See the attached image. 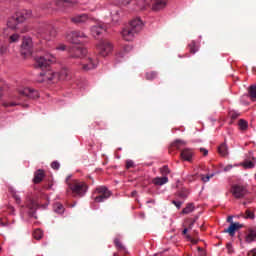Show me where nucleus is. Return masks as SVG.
Returning a JSON list of instances; mask_svg holds the SVG:
<instances>
[{
    "instance_id": "nucleus-1",
    "label": "nucleus",
    "mask_w": 256,
    "mask_h": 256,
    "mask_svg": "<svg viewBox=\"0 0 256 256\" xmlns=\"http://www.w3.org/2000/svg\"><path fill=\"white\" fill-rule=\"evenodd\" d=\"M31 10H20L17 11L13 16H11L7 21V27L9 29H19L21 23H25L27 19H31Z\"/></svg>"
},
{
    "instance_id": "nucleus-2",
    "label": "nucleus",
    "mask_w": 256,
    "mask_h": 256,
    "mask_svg": "<svg viewBox=\"0 0 256 256\" xmlns=\"http://www.w3.org/2000/svg\"><path fill=\"white\" fill-rule=\"evenodd\" d=\"M57 81H59V73L53 72V70L49 68L42 70L38 75L39 83H57Z\"/></svg>"
},
{
    "instance_id": "nucleus-3",
    "label": "nucleus",
    "mask_w": 256,
    "mask_h": 256,
    "mask_svg": "<svg viewBox=\"0 0 256 256\" xmlns=\"http://www.w3.org/2000/svg\"><path fill=\"white\" fill-rule=\"evenodd\" d=\"M55 61V57H53V55L51 54H46L45 56H40L35 58V67L36 69H42V71H44V69H49V67L51 66L52 63H54Z\"/></svg>"
},
{
    "instance_id": "nucleus-4",
    "label": "nucleus",
    "mask_w": 256,
    "mask_h": 256,
    "mask_svg": "<svg viewBox=\"0 0 256 256\" xmlns=\"http://www.w3.org/2000/svg\"><path fill=\"white\" fill-rule=\"evenodd\" d=\"M69 188L74 195H78V197H83L85 193H87V184L85 182L75 181L72 184H69Z\"/></svg>"
},
{
    "instance_id": "nucleus-5",
    "label": "nucleus",
    "mask_w": 256,
    "mask_h": 256,
    "mask_svg": "<svg viewBox=\"0 0 256 256\" xmlns=\"http://www.w3.org/2000/svg\"><path fill=\"white\" fill-rule=\"evenodd\" d=\"M231 193L235 199H244L246 195H249L247 186L235 184L231 187Z\"/></svg>"
},
{
    "instance_id": "nucleus-6",
    "label": "nucleus",
    "mask_w": 256,
    "mask_h": 256,
    "mask_svg": "<svg viewBox=\"0 0 256 256\" xmlns=\"http://www.w3.org/2000/svg\"><path fill=\"white\" fill-rule=\"evenodd\" d=\"M97 50L101 57H107L113 51V44L109 40H102L98 43Z\"/></svg>"
},
{
    "instance_id": "nucleus-7",
    "label": "nucleus",
    "mask_w": 256,
    "mask_h": 256,
    "mask_svg": "<svg viewBox=\"0 0 256 256\" xmlns=\"http://www.w3.org/2000/svg\"><path fill=\"white\" fill-rule=\"evenodd\" d=\"M26 207L29 209L28 215L29 217H33L34 219H38L36 215V211L39 208V204L31 197V195H28L26 197Z\"/></svg>"
},
{
    "instance_id": "nucleus-8",
    "label": "nucleus",
    "mask_w": 256,
    "mask_h": 256,
    "mask_svg": "<svg viewBox=\"0 0 256 256\" xmlns=\"http://www.w3.org/2000/svg\"><path fill=\"white\" fill-rule=\"evenodd\" d=\"M227 222L230 223V226L224 230V233H229L230 237H235V232L239 229H243V224L233 222V216H228Z\"/></svg>"
},
{
    "instance_id": "nucleus-9",
    "label": "nucleus",
    "mask_w": 256,
    "mask_h": 256,
    "mask_svg": "<svg viewBox=\"0 0 256 256\" xmlns=\"http://www.w3.org/2000/svg\"><path fill=\"white\" fill-rule=\"evenodd\" d=\"M96 193H99V196L95 198L96 203H103L105 199H109L111 196V191L106 186H100L96 188Z\"/></svg>"
},
{
    "instance_id": "nucleus-10",
    "label": "nucleus",
    "mask_w": 256,
    "mask_h": 256,
    "mask_svg": "<svg viewBox=\"0 0 256 256\" xmlns=\"http://www.w3.org/2000/svg\"><path fill=\"white\" fill-rule=\"evenodd\" d=\"M39 33L43 37V39H46V41H49L51 37H55V30L51 25L41 26L39 28Z\"/></svg>"
},
{
    "instance_id": "nucleus-11",
    "label": "nucleus",
    "mask_w": 256,
    "mask_h": 256,
    "mask_svg": "<svg viewBox=\"0 0 256 256\" xmlns=\"http://www.w3.org/2000/svg\"><path fill=\"white\" fill-rule=\"evenodd\" d=\"M20 97H27L28 99H39V92L31 88H23L18 90Z\"/></svg>"
},
{
    "instance_id": "nucleus-12",
    "label": "nucleus",
    "mask_w": 256,
    "mask_h": 256,
    "mask_svg": "<svg viewBox=\"0 0 256 256\" xmlns=\"http://www.w3.org/2000/svg\"><path fill=\"white\" fill-rule=\"evenodd\" d=\"M22 55H31L33 52V40L31 38H24L21 45Z\"/></svg>"
},
{
    "instance_id": "nucleus-13",
    "label": "nucleus",
    "mask_w": 256,
    "mask_h": 256,
    "mask_svg": "<svg viewBox=\"0 0 256 256\" xmlns=\"http://www.w3.org/2000/svg\"><path fill=\"white\" fill-rule=\"evenodd\" d=\"M70 53H71L72 59H79L87 55V49L79 46H73L70 50Z\"/></svg>"
},
{
    "instance_id": "nucleus-14",
    "label": "nucleus",
    "mask_w": 256,
    "mask_h": 256,
    "mask_svg": "<svg viewBox=\"0 0 256 256\" xmlns=\"http://www.w3.org/2000/svg\"><path fill=\"white\" fill-rule=\"evenodd\" d=\"M56 7H59L60 9H65L67 7H75L77 5V0H55Z\"/></svg>"
},
{
    "instance_id": "nucleus-15",
    "label": "nucleus",
    "mask_w": 256,
    "mask_h": 256,
    "mask_svg": "<svg viewBox=\"0 0 256 256\" xmlns=\"http://www.w3.org/2000/svg\"><path fill=\"white\" fill-rule=\"evenodd\" d=\"M135 34H137V32L130 27L122 30V37L125 41H133V39H135Z\"/></svg>"
},
{
    "instance_id": "nucleus-16",
    "label": "nucleus",
    "mask_w": 256,
    "mask_h": 256,
    "mask_svg": "<svg viewBox=\"0 0 256 256\" xmlns=\"http://www.w3.org/2000/svg\"><path fill=\"white\" fill-rule=\"evenodd\" d=\"M70 21L75 25H81V23H87V21H89V16L87 14L72 16L70 18Z\"/></svg>"
},
{
    "instance_id": "nucleus-17",
    "label": "nucleus",
    "mask_w": 256,
    "mask_h": 256,
    "mask_svg": "<svg viewBox=\"0 0 256 256\" xmlns=\"http://www.w3.org/2000/svg\"><path fill=\"white\" fill-rule=\"evenodd\" d=\"M129 27L132 28L136 33H139L143 29V21L141 18H135L130 21Z\"/></svg>"
},
{
    "instance_id": "nucleus-18",
    "label": "nucleus",
    "mask_w": 256,
    "mask_h": 256,
    "mask_svg": "<svg viewBox=\"0 0 256 256\" xmlns=\"http://www.w3.org/2000/svg\"><path fill=\"white\" fill-rule=\"evenodd\" d=\"M107 31V28L104 25L98 24L91 28V33L94 37H99V35H103Z\"/></svg>"
},
{
    "instance_id": "nucleus-19",
    "label": "nucleus",
    "mask_w": 256,
    "mask_h": 256,
    "mask_svg": "<svg viewBox=\"0 0 256 256\" xmlns=\"http://www.w3.org/2000/svg\"><path fill=\"white\" fill-rule=\"evenodd\" d=\"M85 35L81 32H72L70 36V42H72L74 45H80L81 39H83Z\"/></svg>"
},
{
    "instance_id": "nucleus-20",
    "label": "nucleus",
    "mask_w": 256,
    "mask_h": 256,
    "mask_svg": "<svg viewBox=\"0 0 256 256\" xmlns=\"http://www.w3.org/2000/svg\"><path fill=\"white\" fill-rule=\"evenodd\" d=\"M43 179H45V171L41 169L37 170L34 174L33 183L39 185Z\"/></svg>"
},
{
    "instance_id": "nucleus-21",
    "label": "nucleus",
    "mask_w": 256,
    "mask_h": 256,
    "mask_svg": "<svg viewBox=\"0 0 256 256\" xmlns=\"http://www.w3.org/2000/svg\"><path fill=\"white\" fill-rule=\"evenodd\" d=\"M167 7V0H156L152 6V11H161Z\"/></svg>"
},
{
    "instance_id": "nucleus-22",
    "label": "nucleus",
    "mask_w": 256,
    "mask_h": 256,
    "mask_svg": "<svg viewBox=\"0 0 256 256\" xmlns=\"http://www.w3.org/2000/svg\"><path fill=\"white\" fill-rule=\"evenodd\" d=\"M246 243H253V241H256V228H249L248 234L245 237Z\"/></svg>"
},
{
    "instance_id": "nucleus-23",
    "label": "nucleus",
    "mask_w": 256,
    "mask_h": 256,
    "mask_svg": "<svg viewBox=\"0 0 256 256\" xmlns=\"http://www.w3.org/2000/svg\"><path fill=\"white\" fill-rule=\"evenodd\" d=\"M256 164V158L252 156V160L245 159L240 165L243 169H253Z\"/></svg>"
},
{
    "instance_id": "nucleus-24",
    "label": "nucleus",
    "mask_w": 256,
    "mask_h": 256,
    "mask_svg": "<svg viewBox=\"0 0 256 256\" xmlns=\"http://www.w3.org/2000/svg\"><path fill=\"white\" fill-rule=\"evenodd\" d=\"M87 63L83 65L84 71H91V69H95L97 67V61L93 60V58H88Z\"/></svg>"
},
{
    "instance_id": "nucleus-25",
    "label": "nucleus",
    "mask_w": 256,
    "mask_h": 256,
    "mask_svg": "<svg viewBox=\"0 0 256 256\" xmlns=\"http://www.w3.org/2000/svg\"><path fill=\"white\" fill-rule=\"evenodd\" d=\"M181 158L183 159V161H191L193 159V152L191 151V149H184L181 152Z\"/></svg>"
},
{
    "instance_id": "nucleus-26",
    "label": "nucleus",
    "mask_w": 256,
    "mask_h": 256,
    "mask_svg": "<svg viewBox=\"0 0 256 256\" xmlns=\"http://www.w3.org/2000/svg\"><path fill=\"white\" fill-rule=\"evenodd\" d=\"M218 153L221 155V157H227V155H229V147H227V142L222 143L218 147Z\"/></svg>"
},
{
    "instance_id": "nucleus-27",
    "label": "nucleus",
    "mask_w": 256,
    "mask_h": 256,
    "mask_svg": "<svg viewBox=\"0 0 256 256\" xmlns=\"http://www.w3.org/2000/svg\"><path fill=\"white\" fill-rule=\"evenodd\" d=\"M152 2L153 0H137L136 5L143 11L147 9V7H150Z\"/></svg>"
},
{
    "instance_id": "nucleus-28",
    "label": "nucleus",
    "mask_w": 256,
    "mask_h": 256,
    "mask_svg": "<svg viewBox=\"0 0 256 256\" xmlns=\"http://www.w3.org/2000/svg\"><path fill=\"white\" fill-rule=\"evenodd\" d=\"M152 183L158 186L165 185V183H169V178L167 176L156 177L152 180Z\"/></svg>"
},
{
    "instance_id": "nucleus-29",
    "label": "nucleus",
    "mask_w": 256,
    "mask_h": 256,
    "mask_svg": "<svg viewBox=\"0 0 256 256\" xmlns=\"http://www.w3.org/2000/svg\"><path fill=\"white\" fill-rule=\"evenodd\" d=\"M195 211V205L193 203H188L187 206L182 210L183 215H189Z\"/></svg>"
},
{
    "instance_id": "nucleus-30",
    "label": "nucleus",
    "mask_w": 256,
    "mask_h": 256,
    "mask_svg": "<svg viewBox=\"0 0 256 256\" xmlns=\"http://www.w3.org/2000/svg\"><path fill=\"white\" fill-rule=\"evenodd\" d=\"M59 79L61 81H65V80L69 79V70H67V69L61 70L60 73L58 74V81H59Z\"/></svg>"
},
{
    "instance_id": "nucleus-31",
    "label": "nucleus",
    "mask_w": 256,
    "mask_h": 256,
    "mask_svg": "<svg viewBox=\"0 0 256 256\" xmlns=\"http://www.w3.org/2000/svg\"><path fill=\"white\" fill-rule=\"evenodd\" d=\"M54 211L62 215V213H65V207H63V204L57 202L54 204Z\"/></svg>"
},
{
    "instance_id": "nucleus-32",
    "label": "nucleus",
    "mask_w": 256,
    "mask_h": 256,
    "mask_svg": "<svg viewBox=\"0 0 256 256\" xmlns=\"http://www.w3.org/2000/svg\"><path fill=\"white\" fill-rule=\"evenodd\" d=\"M240 131H247L249 129V123L246 120L240 119L238 122Z\"/></svg>"
},
{
    "instance_id": "nucleus-33",
    "label": "nucleus",
    "mask_w": 256,
    "mask_h": 256,
    "mask_svg": "<svg viewBox=\"0 0 256 256\" xmlns=\"http://www.w3.org/2000/svg\"><path fill=\"white\" fill-rule=\"evenodd\" d=\"M248 93H249L251 99H256V85H251L248 88Z\"/></svg>"
},
{
    "instance_id": "nucleus-34",
    "label": "nucleus",
    "mask_w": 256,
    "mask_h": 256,
    "mask_svg": "<svg viewBox=\"0 0 256 256\" xmlns=\"http://www.w3.org/2000/svg\"><path fill=\"white\" fill-rule=\"evenodd\" d=\"M189 49H190V53L195 54L199 51V47H197V44L192 41L189 45H188Z\"/></svg>"
},
{
    "instance_id": "nucleus-35",
    "label": "nucleus",
    "mask_w": 256,
    "mask_h": 256,
    "mask_svg": "<svg viewBox=\"0 0 256 256\" xmlns=\"http://www.w3.org/2000/svg\"><path fill=\"white\" fill-rule=\"evenodd\" d=\"M160 173L163 177H167V175L171 173V170L169 169V166L166 165L160 168Z\"/></svg>"
},
{
    "instance_id": "nucleus-36",
    "label": "nucleus",
    "mask_w": 256,
    "mask_h": 256,
    "mask_svg": "<svg viewBox=\"0 0 256 256\" xmlns=\"http://www.w3.org/2000/svg\"><path fill=\"white\" fill-rule=\"evenodd\" d=\"M34 239H37V241H39V239H43V231L41 229H36L33 233Z\"/></svg>"
},
{
    "instance_id": "nucleus-37",
    "label": "nucleus",
    "mask_w": 256,
    "mask_h": 256,
    "mask_svg": "<svg viewBox=\"0 0 256 256\" xmlns=\"http://www.w3.org/2000/svg\"><path fill=\"white\" fill-rule=\"evenodd\" d=\"M111 17H112V21L114 23H119V19H120V16H119V11H114L111 13Z\"/></svg>"
},
{
    "instance_id": "nucleus-38",
    "label": "nucleus",
    "mask_w": 256,
    "mask_h": 256,
    "mask_svg": "<svg viewBox=\"0 0 256 256\" xmlns=\"http://www.w3.org/2000/svg\"><path fill=\"white\" fill-rule=\"evenodd\" d=\"M189 196V191L182 189L181 191L178 192V197H180L181 199H187V197Z\"/></svg>"
},
{
    "instance_id": "nucleus-39",
    "label": "nucleus",
    "mask_w": 256,
    "mask_h": 256,
    "mask_svg": "<svg viewBox=\"0 0 256 256\" xmlns=\"http://www.w3.org/2000/svg\"><path fill=\"white\" fill-rule=\"evenodd\" d=\"M7 53H9V45H1L0 55H7Z\"/></svg>"
},
{
    "instance_id": "nucleus-40",
    "label": "nucleus",
    "mask_w": 256,
    "mask_h": 256,
    "mask_svg": "<svg viewBox=\"0 0 256 256\" xmlns=\"http://www.w3.org/2000/svg\"><path fill=\"white\" fill-rule=\"evenodd\" d=\"M19 39H20L19 34H12L9 37V43H17V41H19Z\"/></svg>"
},
{
    "instance_id": "nucleus-41",
    "label": "nucleus",
    "mask_w": 256,
    "mask_h": 256,
    "mask_svg": "<svg viewBox=\"0 0 256 256\" xmlns=\"http://www.w3.org/2000/svg\"><path fill=\"white\" fill-rule=\"evenodd\" d=\"M240 113L239 112H236V111H230L229 112V117L233 120V121H235V119H239V117H240Z\"/></svg>"
},
{
    "instance_id": "nucleus-42",
    "label": "nucleus",
    "mask_w": 256,
    "mask_h": 256,
    "mask_svg": "<svg viewBox=\"0 0 256 256\" xmlns=\"http://www.w3.org/2000/svg\"><path fill=\"white\" fill-rule=\"evenodd\" d=\"M114 243L117 247V249H119L120 251H125V246H123V244L121 243V241L119 239H115Z\"/></svg>"
},
{
    "instance_id": "nucleus-43",
    "label": "nucleus",
    "mask_w": 256,
    "mask_h": 256,
    "mask_svg": "<svg viewBox=\"0 0 256 256\" xmlns=\"http://www.w3.org/2000/svg\"><path fill=\"white\" fill-rule=\"evenodd\" d=\"M245 219H255V213L251 212V210H246Z\"/></svg>"
},
{
    "instance_id": "nucleus-44",
    "label": "nucleus",
    "mask_w": 256,
    "mask_h": 256,
    "mask_svg": "<svg viewBox=\"0 0 256 256\" xmlns=\"http://www.w3.org/2000/svg\"><path fill=\"white\" fill-rule=\"evenodd\" d=\"M155 77H157V74L155 72H148L146 74V79H148L149 81H151L152 79H155Z\"/></svg>"
},
{
    "instance_id": "nucleus-45",
    "label": "nucleus",
    "mask_w": 256,
    "mask_h": 256,
    "mask_svg": "<svg viewBox=\"0 0 256 256\" xmlns=\"http://www.w3.org/2000/svg\"><path fill=\"white\" fill-rule=\"evenodd\" d=\"M226 249H227L229 255L235 253V250H233V244H231V243H228L226 245Z\"/></svg>"
},
{
    "instance_id": "nucleus-46",
    "label": "nucleus",
    "mask_w": 256,
    "mask_h": 256,
    "mask_svg": "<svg viewBox=\"0 0 256 256\" xmlns=\"http://www.w3.org/2000/svg\"><path fill=\"white\" fill-rule=\"evenodd\" d=\"M186 239L190 241L193 245H197V243H199V240L193 239V237H191V235L189 234L186 235Z\"/></svg>"
},
{
    "instance_id": "nucleus-47",
    "label": "nucleus",
    "mask_w": 256,
    "mask_h": 256,
    "mask_svg": "<svg viewBox=\"0 0 256 256\" xmlns=\"http://www.w3.org/2000/svg\"><path fill=\"white\" fill-rule=\"evenodd\" d=\"M133 167H135V163L133 162V160L126 161V169H131Z\"/></svg>"
},
{
    "instance_id": "nucleus-48",
    "label": "nucleus",
    "mask_w": 256,
    "mask_h": 256,
    "mask_svg": "<svg viewBox=\"0 0 256 256\" xmlns=\"http://www.w3.org/2000/svg\"><path fill=\"white\" fill-rule=\"evenodd\" d=\"M51 167H52V169H59V167H61V165L59 164V162H57V161H54V162H52L51 163Z\"/></svg>"
},
{
    "instance_id": "nucleus-49",
    "label": "nucleus",
    "mask_w": 256,
    "mask_h": 256,
    "mask_svg": "<svg viewBox=\"0 0 256 256\" xmlns=\"http://www.w3.org/2000/svg\"><path fill=\"white\" fill-rule=\"evenodd\" d=\"M173 205L177 207V209H181V205H183V202L181 201H172Z\"/></svg>"
},
{
    "instance_id": "nucleus-50",
    "label": "nucleus",
    "mask_w": 256,
    "mask_h": 256,
    "mask_svg": "<svg viewBox=\"0 0 256 256\" xmlns=\"http://www.w3.org/2000/svg\"><path fill=\"white\" fill-rule=\"evenodd\" d=\"M200 153H203V156L207 157L209 155V150L205 148H200Z\"/></svg>"
},
{
    "instance_id": "nucleus-51",
    "label": "nucleus",
    "mask_w": 256,
    "mask_h": 256,
    "mask_svg": "<svg viewBox=\"0 0 256 256\" xmlns=\"http://www.w3.org/2000/svg\"><path fill=\"white\" fill-rule=\"evenodd\" d=\"M118 3H121V5H129V3H131V0H118Z\"/></svg>"
},
{
    "instance_id": "nucleus-52",
    "label": "nucleus",
    "mask_w": 256,
    "mask_h": 256,
    "mask_svg": "<svg viewBox=\"0 0 256 256\" xmlns=\"http://www.w3.org/2000/svg\"><path fill=\"white\" fill-rule=\"evenodd\" d=\"M13 197H14L16 203H17L18 205H20V203H21V198H20L17 194H14Z\"/></svg>"
},
{
    "instance_id": "nucleus-53",
    "label": "nucleus",
    "mask_w": 256,
    "mask_h": 256,
    "mask_svg": "<svg viewBox=\"0 0 256 256\" xmlns=\"http://www.w3.org/2000/svg\"><path fill=\"white\" fill-rule=\"evenodd\" d=\"M17 104L16 103H3V107H15Z\"/></svg>"
},
{
    "instance_id": "nucleus-54",
    "label": "nucleus",
    "mask_w": 256,
    "mask_h": 256,
    "mask_svg": "<svg viewBox=\"0 0 256 256\" xmlns=\"http://www.w3.org/2000/svg\"><path fill=\"white\" fill-rule=\"evenodd\" d=\"M65 49H66L65 44H61V45H59V46L57 47V50H58V51H65Z\"/></svg>"
},
{
    "instance_id": "nucleus-55",
    "label": "nucleus",
    "mask_w": 256,
    "mask_h": 256,
    "mask_svg": "<svg viewBox=\"0 0 256 256\" xmlns=\"http://www.w3.org/2000/svg\"><path fill=\"white\" fill-rule=\"evenodd\" d=\"M199 219V216H196V217H194V218H191L190 219V223H193V225H195V223H197V220Z\"/></svg>"
},
{
    "instance_id": "nucleus-56",
    "label": "nucleus",
    "mask_w": 256,
    "mask_h": 256,
    "mask_svg": "<svg viewBox=\"0 0 256 256\" xmlns=\"http://www.w3.org/2000/svg\"><path fill=\"white\" fill-rule=\"evenodd\" d=\"M231 169H233V165H227V166L224 168V171H231Z\"/></svg>"
},
{
    "instance_id": "nucleus-57",
    "label": "nucleus",
    "mask_w": 256,
    "mask_h": 256,
    "mask_svg": "<svg viewBox=\"0 0 256 256\" xmlns=\"http://www.w3.org/2000/svg\"><path fill=\"white\" fill-rule=\"evenodd\" d=\"M193 225H195V224H193V222H190L189 223V225H188V231H191V229H193Z\"/></svg>"
},
{
    "instance_id": "nucleus-58",
    "label": "nucleus",
    "mask_w": 256,
    "mask_h": 256,
    "mask_svg": "<svg viewBox=\"0 0 256 256\" xmlns=\"http://www.w3.org/2000/svg\"><path fill=\"white\" fill-rule=\"evenodd\" d=\"M209 179H211V176H206V177L202 178V181L207 183V181H209Z\"/></svg>"
},
{
    "instance_id": "nucleus-59",
    "label": "nucleus",
    "mask_w": 256,
    "mask_h": 256,
    "mask_svg": "<svg viewBox=\"0 0 256 256\" xmlns=\"http://www.w3.org/2000/svg\"><path fill=\"white\" fill-rule=\"evenodd\" d=\"M188 231H189V229L184 228V230L182 231V235H188V234H187V233H188Z\"/></svg>"
},
{
    "instance_id": "nucleus-60",
    "label": "nucleus",
    "mask_w": 256,
    "mask_h": 256,
    "mask_svg": "<svg viewBox=\"0 0 256 256\" xmlns=\"http://www.w3.org/2000/svg\"><path fill=\"white\" fill-rule=\"evenodd\" d=\"M176 143H179L180 145H185L186 144L185 141H183V140H176Z\"/></svg>"
},
{
    "instance_id": "nucleus-61",
    "label": "nucleus",
    "mask_w": 256,
    "mask_h": 256,
    "mask_svg": "<svg viewBox=\"0 0 256 256\" xmlns=\"http://www.w3.org/2000/svg\"><path fill=\"white\" fill-rule=\"evenodd\" d=\"M199 256H207V252H205V250H203L202 252H200Z\"/></svg>"
},
{
    "instance_id": "nucleus-62",
    "label": "nucleus",
    "mask_w": 256,
    "mask_h": 256,
    "mask_svg": "<svg viewBox=\"0 0 256 256\" xmlns=\"http://www.w3.org/2000/svg\"><path fill=\"white\" fill-rule=\"evenodd\" d=\"M124 51H131V46H125Z\"/></svg>"
},
{
    "instance_id": "nucleus-63",
    "label": "nucleus",
    "mask_w": 256,
    "mask_h": 256,
    "mask_svg": "<svg viewBox=\"0 0 256 256\" xmlns=\"http://www.w3.org/2000/svg\"><path fill=\"white\" fill-rule=\"evenodd\" d=\"M131 197H137V191H133V192L131 193Z\"/></svg>"
},
{
    "instance_id": "nucleus-64",
    "label": "nucleus",
    "mask_w": 256,
    "mask_h": 256,
    "mask_svg": "<svg viewBox=\"0 0 256 256\" xmlns=\"http://www.w3.org/2000/svg\"><path fill=\"white\" fill-rule=\"evenodd\" d=\"M252 256H256V250H252Z\"/></svg>"
}]
</instances>
